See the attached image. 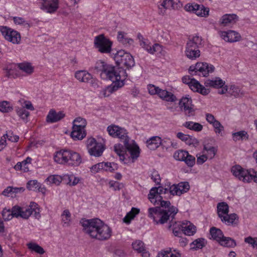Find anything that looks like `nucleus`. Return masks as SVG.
Instances as JSON below:
<instances>
[{
    "label": "nucleus",
    "mask_w": 257,
    "mask_h": 257,
    "mask_svg": "<svg viewBox=\"0 0 257 257\" xmlns=\"http://www.w3.org/2000/svg\"><path fill=\"white\" fill-rule=\"evenodd\" d=\"M16 111L18 115L22 119L25 120L29 116L30 113L24 107H16Z\"/></svg>",
    "instance_id": "nucleus-48"
},
{
    "label": "nucleus",
    "mask_w": 257,
    "mask_h": 257,
    "mask_svg": "<svg viewBox=\"0 0 257 257\" xmlns=\"http://www.w3.org/2000/svg\"><path fill=\"white\" fill-rule=\"evenodd\" d=\"M114 60L117 67L122 68L124 66L127 69H131L135 65L133 57L124 50H119L117 52L114 56Z\"/></svg>",
    "instance_id": "nucleus-9"
},
{
    "label": "nucleus",
    "mask_w": 257,
    "mask_h": 257,
    "mask_svg": "<svg viewBox=\"0 0 257 257\" xmlns=\"http://www.w3.org/2000/svg\"><path fill=\"white\" fill-rule=\"evenodd\" d=\"M244 241L250 244L253 248L257 249V238H253L251 236H249L245 238Z\"/></svg>",
    "instance_id": "nucleus-58"
},
{
    "label": "nucleus",
    "mask_w": 257,
    "mask_h": 257,
    "mask_svg": "<svg viewBox=\"0 0 257 257\" xmlns=\"http://www.w3.org/2000/svg\"><path fill=\"white\" fill-rule=\"evenodd\" d=\"M65 116L63 111L56 112L54 109H51L46 117V120L48 122L54 123L57 122Z\"/></svg>",
    "instance_id": "nucleus-24"
},
{
    "label": "nucleus",
    "mask_w": 257,
    "mask_h": 257,
    "mask_svg": "<svg viewBox=\"0 0 257 257\" xmlns=\"http://www.w3.org/2000/svg\"><path fill=\"white\" fill-rule=\"evenodd\" d=\"M220 219L223 223L227 225L235 226L238 223V217L235 213H228Z\"/></svg>",
    "instance_id": "nucleus-25"
},
{
    "label": "nucleus",
    "mask_w": 257,
    "mask_h": 257,
    "mask_svg": "<svg viewBox=\"0 0 257 257\" xmlns=\"http://www.w3.org/2000/svg\"><path fill=\"white\" fill-rule=\"evenodd\" d=\"M189 87L192 91L197 92L203 95H206L210 92V89L206 88L195 79L193 80Z\"/></svg>",
    "instance_id": "nucleus-23"
},
{
    "label": "nucleus",
    "mask_w": 257,
    "mask_h": 257,
    "mask_svg": "<svg viewBox=\"0 0 257 257\" xmlns=\"http://www.w3.org/2000/svg\"><path fill=\"white\" fill-rule=\"evenodd\" d=\"M37 206L38 204L37 203L35 202H31L28 208L22 207V214H25V212L26 211L29 212L28 217L24 218L25 219H28L31 215H34V216L38 219L41 217L40 209L37 207Z\"/></svg>",
    "instance_id": "nucleus-20"
},
{
    "label": "nucleus",
    "mask_w": 257,
    "mask_h": 257,
    "mask_svg": "<svg viewBox=\"0 0 257 257\" xmlns=\"http://www.w3.org/2000/svg\"><path fill=\"white\" fill-rule=\"evenodd\" d=\"M92 148V153L91 152V150H88V153L91 156L96 157L101 156L104 150V147L101 143H97L96 145L93 146Z\"/></svg>",
    "instance_id": "nucleus-32"
},
{
    "label": "nucleus",
    "mask_w": 257,
    "mask_h": 257,
    "mask_svg": "<svg viewBox=\"0 0 257 257\" xmlns=\"http://www.w3.org/2000/svg\"><path fill=\"white\" fill-rule=\"evenodd\" d=\"M165 143L158 136L152 137L146 142L148 148L151 150H155L161 145L164 147Z\"/></svg>",
    "instance_id": "nucleus-22"
},
{
    "label": "nucleus",
    "mask_w": 257,
    "mask_h": 257,
    "mask_svg": "<svg viewBox=\"0 0 257 257\" xmlns=\"http://www.w3.org/2000/svg\"><path fill=\"white\" fill-rule=\"evenodd\" d=\"M41 9L47 13H53L58 8V0H42Z\"/></svg>",
    "instance_id": "nucleus-19"
},
{
    "label": "nucleus",
    "mask_w": 257,
    "mask_h": 257,
    "mask_svg": "<svg viewBox=\"0 0 257 257\" xmlns=\"http://www.w3.org/2000/svg\"><path fill=\"white\" fill-rule=\"evenodd\" d=\"M28 247L32 251H35L40 254H43L45 252L44 249L36 243L30 242L27 244Z\"/></svg>",
    "instance_id": "nucleus-43"
},
{
    "label": "nucleus",
    "mask_w": 257,
    "mask_h": 257,
    "mask_svg": "<svg viewBox=\"0 0 257 257\" xmlns=\"http://www.w3.org/2000/svg\"><path fill=\"white\" fill-rule=\"evenodd\" d=\"M228 93L235 98L241 97L244 95V92L238 86L231 85L229 88Z\"/></svg>",
    "instance_id": "nucleus-38"
},
{
    "label": "nucleus",
    "mask_w": 257,
    "mask_h": 257,
    "mask_svg": "<svg viewBox=\"0 0 257 257\" xmlns=\"http://www.w3.org/2000/svg\"><path fill=\"white\" fill-rule=\"evenodd\" d=\"M156 204H160L162 207H165V209H168L169 207H171L172 206H170L171 203L169 201H164L163 199L160 200H157Z\"/></svg>",
    "instance_id": "nucleus-62"
},
{
    "label": "nucleus",
    "mask_w": 257,
    "mask_h": 257,
    "mask_svg": "<svg viewBox=\"0 0 257 257\" xmlns=\"http://www.w3.org/2000/svg\"><path fill=\"white\" fill-rule=\"evenodd\" d=\"M99 163L94 165L91 167L90 168V172L93 174H96L98 172L101 171V169H100Z\"/></svg>",
    "instance_id": "nucleus-64"
},
{
    "label": "nucleus",
    "mask_w": 257,
    "mask_h": 257,
    "mask_svg": "<svg viewBox=\"0 0 257 257\" xmlns=\"http://www.w3.org/2000/svg\"><path fill=\"white\" fill-rule=\"evenodd\" d=\"M13 20L16 24L23 25L26 28H29L30 27L29 24L25 21L24 19L22 18L15 17L13 18Z\"/></svg>",
    "instance_id": "nucleus-57"
},
{
    "label": "nucleus",
    "mask_w": 257,
    "mask_h": 257,
    "mask_svg": "<svg viewBox=\"0 0 257 257\" xmlns=\"http://www.w3.org/2000/svg\"><path fill=\"white\" fill-rule=\"evenodd\" d=\"M248 136L247 132L245 131H239L232 134L233 140L234 141L243 140L244 138H246V139H248Z\"/></svg>",
    "instance_id": "nucleus-49"
},
{
    "label": "nucleus",
    "mask_w": 257,
    "mask_h": 257,
    "mask_svg": "<svg viewBox=\"0 0 257 257\" xmlns=\"http://www.w3.org/2000/svg\"><path fill=\"white\" fill-rule=\"evenodd\" d=\"M101 171L113 172L117 170L118 165L114 162H100L99 163Z\"/></svg>",
    "instance_id": "nucleus-35"
},
{
    "label": "nucleus",
    "mask_w": 257,
    "mask_h": 257,
    "mask_svg": "<svg viewBox=\"0 0 257 257\" xmlns=\"http://www.w3.org/2000/svg\"><path fill=\"white\" fill-rule=\"evenodd\" d=\"M210 234L211 235V237L218 242L220 240L221 238H222L224 235L221 229L215 227L210 228Z\"/></svg>",
    "instance_id": "nucleus-37"
},
{
    "label": "nucleus",
    "mask_w": 257,
    "mask_h": 257,
    "mask_svg": "<svg viewBox=\"0 0 257 257\" xmlns=\"http://www.w3.org/2000/svg\"><path fill=\"white\" fill-rule=\"evenodd\" d=\"M214 131L216 134H220L224 130L223 126L220 123V122L216 120L212 124Z\"/></svg>",
    "instance_id": "nucleus-56"
},
{
    "label": "nucleus",
    "mask_w": 257,
    "mask_h": 257,
    "mask_svg": "<svg viewBox=\"0 0 257 257\" xmlns=\"http://www.w3.org/2000/svg\"><path fill=\"white\" fill-rule=\"evenodd\" d=\"M55 162L70 166H78L82 162L80 155L72 150L62 149L54 156Z\"/></svg>",
    "instance_id": "nucleus-4"
},
{
    "label": "nucleus",
    "mask_w": 257,
    "mask_h": 257,
    "mask_svg": "<svg viewBox=\"0 0 257 257\" xmlns=\"http://www.w3.org/2000/svg\"><path fill=\"white\" fill-rule=\"evenodd\" d=\"M184 9L188 12L195 13L196 15L201 17H206L209 15V9L205 7L203 5L196 4H187L185 5Z\"/></svg>",
    "instance_id": "nucleus-14"
},
{
    "label": "nucleus",
    "mask_w": 257,
    "mask_h": 257,
    "mask_svg": "<svg viewBox=\"0 0 257 257\" xmlns=\"http://www.w3.org/2000/svg\"><path fill=\"white\" fill-rule=\"evenodd\" d=\"M40 184L36 180H30L27 183V187L29 190L37 191L40 188Z\"/></svg>",
    "instance_id": "nucleus-50"
},
{
    "label": "nucleus",
    "mask_w": 257,
    "mask_h": 257,
    "mask_svg": "<svg viewBox=\"0 0 257 257\" xmlns=\"http://www.w3.org/2000/svg\"><path fill=\"white\" fill-rule=\"evenodd\" d=\"M204 150L206 151L208 157L210 159H212L215 155L217 149L214 147L204 146Z\"/></svg>",
    "instance_id": "nucleus-54"
},
{
    "label": "nucleus",
    "mask_w": 257,
    "mask_h": 257,
    "mask_svg": "<svg viewBox=\"0 0 257 257\" xmlns=\"http://www.w3.org/2000/svg\"><path fill=\"white\" fill-rule=\"evenodd\" d=\"M61 219L63 226L68 227L70 225L71 222V214L68 210L66 209L63 211L61 215Z\"/></svg>",
    "instance_id": "nucleus-41"
},
{
    "label": "nucleus",
    "mask_w": 257,
    "mask_h": 257,
    "mask_svg": "<svg viewBox=\"0 0 257 257\" xmlns=\"http://www.w3.org/2000/svg\"><path fill=\"white\" fill-rule=\"evenodd\" d=\"M169 192L173 196H180L181 195V192H180L177 184H173L171 186L169 185Z\"/></svg>",
    "instance_id": "nucleus-53"
},
{
    "label": "nucleus",
    "mask_w": 257,
    "mask_h": 257,
    "mask_svg": "<svg viewBox=\"0 0 257 257\" xmlns=\"http://www.w3.org/2000/svg\"><path fill=\"white\" fill-rule=\"evenodd\" d=\"M217 211L219 218L227 214L229 212L228 204L224 202L218 203L217 205Z\"/></svg>",
    "instance_id": "nucleus-33"
},
{
    "label": "nucleus",
    "mask_w": 257,
    "mask_h": 257,
    "mask_svg": "<svg viewBox=\"0 0 257 257\" xmlns=\"http://www.w3.org/2000/svg\"><path fill=\"white\" fill-rule=\"evenodd\" d=\"M107 131L110 136L119 139L123 144L130 141V138L127 135L128 133L123 128L115 125H111L107 127Z\"/></svg>",
    "instance_id": "nucleus-11"
},
{
    "label": "nucleus",
    "mask_w": 257,
    "mask_h": 257,
    "mask_svg": "<svg viewBox=\"0 0 257 257\" xmlns=\"http://www.w3.org/2000/svg\"><path fill=\"white\" fill-rule=\"evenodd\" d=\"M191 245L194 249L202 248L205 245V239L203 238L196 239L191 243Z\"/></svg>",
    "instance_id": "nucleus-44"
},
{
    "label": "nucleus",
    "mask_w": 257,
    "mask_h": 257,
    "mask_svg": "<svg viewBox=\"0 0 257 257\" xmlns=\"http://www.w3.org/2000/svg\"><path fill=\"white\" fill-rule=\"evenodd\" d=\"M238 21V17L234 14H226L223 15L219 22L222 26H229L235 24Z\"/></svg>",
    "instance_id": "nucleus-18"
},
{
    "label": "nucleus",
    "mask_w": 257,
    "mask_h": 257,
    "mask_svg": "<svg viewBox=\"0 0 257 257\" xmlns=\"http://www.w3.org/2000/svg\"><path fill=\"white\" fill-rule=\"evenodd\" d=\"M0 31L5 39L13 44H18L21 41L19 33L7 26H0Z\"/></svg>",
    "instance_id": "nucleus-13"
},
{
    "label": "nucleus",
    "mask_w": 257,
    "mask_h": 257,
    "mask_svg": "<svg viewBox=\"0 0 257 257\" xmlns=\"http://www.w3.org/2000/svg\"><path fill=\"white\" fill-rule=\"evenodd\" d=\"M202 45V39L201 37L196 35L189 38L186 45L185 54L187 58L194 60L200 56L199 48Z\"/></svg>",
    "instance_id": "nucleus-6"
},
{
    "label": "nucleus",
    "mask_w": 257,
    "mask_h": 257,
    "mask_svg": "<svg viewBox=\"0 0 257 257\" xmlns=\"http://www.w3.org/2000/svg\"><path fill=\"white\" fill-rule=\"evenodd\" d=\"M232 174L244 183H249L253 180L257 183V171L246 170L239 165L233 166L231 170Z\"/></svg>",
    "instance_id": "nucleus-7"
},
{
    "label": "nucleus",
    "mask_w": 257,
    "mask_h": 257,
    "mask_svg": "<svg viewBox=\"0 0 257 257\" xmlns=\"http://www.w3.org/2000/svg\"><path fill=\"white\" fill-rule=\"evenodd\" d=\"M74 76L80 82L91 83L92 84L95 81L92 75L86 70L76 71Z\"/></svg>",
    "instance_id": "nucleus-17"
},
{
    "label": "nucleus",
    "mask_w": 257,
    "mask_h": 257,
    "mask_svg": "<svg viewBox=\"0 0 257 257\" xmlns=\"http://www.w3.org/2000/svg\"><path fill=\"white\" fill-rule=\"evenodd\" d=\"M86 124V120L84 118L77 117L73 120L72 127H76V125H78L79 126V128H84Z\"/></svg>",
    "instance_id": "nucleus-46"
},
{
    "label": "nucleus",
    "mask_w": 257,
    "mask_h": 257,
    "mask_svg": "<svg viewBox=\"0 0 257 257\" xmlns=\"http://www.w3.org/2000/svg\"><path fill=\"white\" fill-rule=\"evenodd\" d=\"M18 66L21 70L29 75L31 74L34 71V67L28 62L19 63Z\"/></svg>",
    "instance_id": "nucleus-39"
},
{
    "label": "nucleus",
    "mask_w": 257,
    "mask_h": 257,
    "mask_svg": "<svg viewBox=\"0 0 257 257\" xmlns=\"http://www.w3.org/2000/svg\"><path fill=\"white\" fill-rule=\"evenodd\" d=\"M112 42L103 34L95 37L94 46L101 53H109L111 51Z\"/></svg>",
    "instance_id": "nucleus-10"
},
{
    "label": "nucleus",
    "mask_w": 257,
    "mask_h": 257,
    "mask_svg": "<svg viewBox=\"0 0 257 257\" xmlns=\"http://www.w3.org/2000/svg\"><path fill=\"white\" fill-rule=\"evenodd\" d=\"M179 105L181 109L185 112L186 116L190 117L195 115L192 99L189 95L183 97L180 100Z\"/></svg>",
    "instance_id": "nucleus-16"
},
{
    "label": "nucleus",
    "mask_w": 257,
    "mask_h": 257,
    "mask_svg": "<svg viewBox=\"0 0 257 257\" xmlns=\"http://www.w3.org/2000/svg\"><path fill=\"white\" fill-rule=\"evenodd\" d=\"M214 66L206 62H198L195 65H191L189 68L191 75H199L202 77H207L209 73L214 71Z\"/></svg>",
    "instance_id": "nucleus-8"
},
{
    "label": "nucleus",
    "mask_w": 257,
    "mask_h": 257,
    "mask_svg": "<svg viewBox=\"0 0 257 257\" xmlns=\"http://www.w3.org/2000/svg\"><path fill=\"white\" fill-rule=\"evenodd\" d=\"M98 142H96V140L93 138H90L86 141V145L88 150H91V152H92V147L96 144Z\"/></svg>",
    "instance_id": "nucleus-60"
},
{
    "label": "nucleus",
    "mask_w": 257,
    "mask_h": 257,
    "mask_svg": "<svg viewBox=\"0 0 257 257\" xmlns=\"http://www.w3.org/2000/svg\"><path fill=\"white\" fill-rule=\"evenodd\" d=\"M225 81L219 77H216L212 79L206 80L204 84L206 87H211L215 88H219L223 87L225 84Z\"/></svg>",
    "instance_id": "nucleus-28"
},
{
    "label": "nucleus",
    "mask_w": 257,
    "mask_h": 257,
    "mask_svg": "<svg viewBox=\"0 0 257 257\" xmlns=\"http://www.w3.org/2000/svg\"><path fill=\"white\" fill-rule=\"evenodd\" d=\"M218 242L221 245L226 247H234L236 245V242L233 239L229 237H225L224 235Z\"/></svg>",
    "instance_id": "nucleus-36"
},
{
    "label": "nucleus",
    "mask_w": 257,
    "mask_h": 257,
    "mask_svg": "<svg viewBox=\"0 0 257 257\" xmlns=\"http://www.w3.org/2000/svg\"><path fill=\"white\" fill-rule=\"evenodd\" d=\"M183 126L187 129L196 132H201L203 129V125L201 124L191 121L185 122L183 124Z\"/></svg>",
    "instance_id": "nucleus-34"
},
{
    "label": "nucleus",
    "mask_w": 257,
    "mask_h": 257,
    "mask_svg": "<svg viewBox=\"0 0 257 257\" xmlns=\"http://www.w3.org/2000/svg\"><path fill=\"white\" fill-rule=\"evenodd\" d=\"M79 126L72 127L71 137L74 140H81L85 137L86 133L84 128H79Z\"/></svg>",
    "instance_id": "nucleus-30"
},
{
    "label": "nucleus",
    "mask_w": 257,
    "mask_h": 257,
    "mask_svg": "<svg viewBox=\"0 0 257 257\" xmlns=\"http://www.w3.org/2000/svg\"><path fill=\"white\" fill-rule=\"evenodd\" d=\"M183 233L188 236L194 235L196 232V227L190 221L183 222Z\"/></svg>",
    "instance_id": "nucleus-31"
},
{
    "label": "nucleus",
    "mask_w": 257,
    "mask_h": 257,
    "mask_svg": "<svg viewBox=\"0 0 257 257\" xmlns=\"http://www.w3.org/2000/svg\"><path fill=\"white\" fill-rule=\"evenodd\" d=\"M221 37L226 42H235L240 40V34L234 31L230 30L228 32H222Z\"/></svg>",
    "instance_id": "nucleus-21"
},
{
    "label": "nucleus",
    "mask_w": 257,
    "mask_h": 257,
    "mask_svg": "<svg viewBox=\"0 0 257 257\" xmlns=\"http://www.w3.org/2000/svg\"><path fill=\"white\" fill-rule=\"evenodd\" d=\"M94 69L99 74L102 79L109 80L112 82L104 90V96H108L110 94L122 87L124 85V81L127 77L126 71L123 68L117 66H114L101 60L96 62Z\"/></svg>",
    "instance_id": "nucleus-1"
},
{
    "label": "nucleus",
    "mask_w": 257,
    "mask_h": 257,
    "mask_svg": "<svg viewBox=\"0 0 257 257\" xmlns=\"http://www.w3.org/2000/svg\"><path fill=\"white\" fill-rule=\"evenodd\" d=\"M182 162H184L188 167L191 168L195 164V158L188 152Z\"/></svg>",
    "instance_id": "nucleus-45"
},
{
    "label": "nucleus",
    "mask_w": 257,
    "mask_h": 257,
    "mask_svg": "<svg viewBox=\"0 0 257 257\" xmlns=\"http://www.w3.org/2000/svg\"><path fill=\"white\" fill-rule=\"evenodd\" d=\"M13 110V107L10 103L7 101L0 102V111L3 112H9Z\"/></svg>",
    "instance_id": "nucleus-51"
},
{
    "label": "nucleus",
    "mask_w": 257,
    "mask_h": 257,
    "mask_svg": "<svg viewBox=\"0 0 257 257\" xmlns=\"http://www.w3.org/2000/svg\"><path fill=\"white\" fill-rule=\"evenodd\" d=\"M133 248L138 252H144L145 247L144 243L141 240H137L132 243Z\"/></svg>",
    "instance_id": "nucleus-52"
},
{
    "label": "nucleus",
    "mask_w": 257,
    "mask_h": 257,
    "mask_svg": "<svg viewBox=\"0 0 257 257\" xmlns=\"http://www.w3.org/2000/svg\"><path fill=\"white\" fill-rule=\"evenodd\" d=\"M140 212V210L137 208L133 207L131 210L128 212L123 218V221L126 223H130L131 221Z\"/></svg>",
    "instance_id": "nucleus-40"
},
{
    "label": "nucleus",
    "mask_w": 257,
    "mask_h": 257,
    "mask_svg": "<svg viewBox=\"0 0 257 257\" xmlns=\"http://www.w3.org/2000/svg\"><path fill=\"white\" fill-rule=\"evenodd\" d=\"M188 152V151L184 150H177L174 153L173 157L177 161H183V159L185 158V155Z\"/></svg>",
    "instance_id": "nucleus-47"
},
{
    "label": "nucleus",
    "mask_w": 257,
    "mask_h": 257,
    "mask_svg": "<svg viewBox=\"0 0 257 257\" xmlns=\"http://www.w3.org/2000/svg\"><path fill=\"white\" fill-rule=\"evenodd\" d=\"M177 185L180 192H181V195L187 192L189 190L190 185L187 182H182L178 183Z\"/></svg>",
    "instance_id": "nucleus-55"
},
{
    "label": "nucleus",
    "mask_w": 257,
    "mask_h": 257,
    "mask_svg": "<svg viewBox=\"0 0 257 257\" xmlns=\"http://www.w3.org/2000/svg\"><path fill=\"white\" fill-rule=\"evenodd\" d=\"M152 179L157 184H159L161 178L157 172L154 171L152 174Z\"/></svg>",
    "instance_id": "nucleus-63"
},
{
    "label": "nucleus",
    "mask_w": 257,
    "mask_h": 257,
    "mask_svg": "<svg viewBox=\"0 0 257 257\" xmlns=\"http://www.w3.org/2000/svg\"><path fill=\"white\" fill-rule=\"evenodd\" d=\"M173 227L172 230L174 235L176 236L181 237L182 232H183V222H176L171 220L168 226V228L170 229Z\"/></svg>",
    "instance_id": "nucleus-29"
},
{
    "label": "nucleus",
    "mask_w": 257,
    "mask_h": 257,
    "mask_svg": "<svg viewBox=\"0 0 257 257\" xmlns=\"http://www.w3.org/2000/svg\"><path fill=\"white\" fill-rule=\"evenodd\" d=\"M29 214V212L28 211L25 212V214H22V207L18 205L13 206L12 210L4 209L2 211V216L4 219L7 221L12 219L14 217L16 218L20 217L22 218H26Z\"/></svg>",
    "instance_id": "nucleus-12"
},
{
    "label": "nucleus",
    "mask_w": 257,
    "mask_h": 257,
    "mask_svg": "<svg viewBox=\"0 0 257 257\" xmlns=\"http://www.w3.org/2000/svg\"><path fill=\"white\" fill-rule=\"evenodd\" d=\"M157 95L162 100L167 102H174L177 100L176 96L166 89L159 88Z\"/></svg>",
    "instance_id": "nucleus-26"
},
{
    "label": "nucleus",
    "mask_w": 257,
    "mask_h": 257,
    "mask_svg": "<svg viewBox=\"0 0 257 257\" xmlns=\"http://www.w3.org/2000/svg\"><path fill=\"white\" fill-rule=\"evenodd\" d=\"M177 137L188 145L196 146L199 144V141L195 137L184 134L181 132L177 134Z\"/></svg>",
    "instance_id": "nucleus-27"
},
{
    "label": "nucleus",
    "mask_w": 257,
    "mask_h": 257,
    "mask_svg": "<svg viewBox=\"0 0 257 257\" xmlns=\"http://www.w3.org/2000/svg\"><path fill=\"white\" fill-rule=\"evenodd\" d=\"M169 192V185L167 187L164 188L162 186L158 187H153L150 191L148 194V198L150 201L154 205H156L157 200L163 199L161 196L162 194H167Z\"/></svg>",
    "instance_id": "nucleus-15"
},
{
    "label": "nucleus",
    "mask_w": 257,
    "mask_h": 257,
    "mask_svg": "<svg viewBox=\"0 0 257 257\" xmlns=\"http://www.w3.org/2000/svg\"><path fill=\"white\" fill-rule=\"evenodd\" d=\"M7 134V136H6V137L9 141H11L12 142H17L18 141L19 139V136L17 135H14L13 132L10 131Z\"/></svg>",
    "instance_id": "nucleus-61"
},
{
    "label": "nucleus",
    "mask_w": 257,
    "mask_h": 257,
    "mask_svg": "<svg viewBox=\"0 0 257 257\" xmlns=\"http://www.w3.org/2000/svg\"><path fill=\"white\" fill-rule=\"evenodd\" d=\"M63 180V177L58 175H50L46 179V181L50 184L59 185Z\"/></svg>",
    "instance_id": "nucleus-42"
},
{
    "label": "nucleus",
    "mask_w": 257,
    "mask_h": 257,
    "mask_svg": "<svg viewBox=\"0 0 257 257\" xmlns=\"http://www.w3.org/2000/svg\"><path fill=\"white\" fill-rule=\"evenodd\" d=\"M149 93L151 95H157L159 87L154 85L150 84L147 86Z\"/></svg>",
    "instance_id": "nucleus-59"
},
{
    "label": "nucleus",
    "mask_w": 257,
    "mask_h": 257,
    "mask_svg": "<svg viewBox=\"0 0 257 257\" xmlns=\"http://www.w3.org/2000/svg\"><path fill=\"white\" fill-rule=\"evenodd\" d=\"M178 211V209L173 206L168 209H162L159 207H151L148 209V215L156 224H163L166 223L170 218L173 221Z\"/></svg>",
    "instance_id": "nucleus-3"
},
{
    "label": "nucleus",
    "mask_w": 257,
    "mask_h": 257,
    "mask_svg": "<svg viewBox=\"0 0 257 257\" xmlns=\"http://www.w3.org/2000/svg\"><path fill=\"white\" fill-rule=\"evenodd\" d=\"M80 223L83 227V231L92 238L104 241L108 240L111 236V228L98 218H83Z\"/></svg>",
    "instance_id": "nucleus-2"
},
{
    "label": "nucleus",
    "mask_w": 257,
    "mask_h": 257,
    "mask_svg": "<svg viewBox=\"0 0 257 257\" xmlns=\"http://www.w3.org/2000/svg\"><path fill=\"white\" fill-rule=\"evenodd\" d=\"M114 151L119 156L120 160H124V154L126 151L129 152L133 161L137 160L140 156V150L138 145L134 140H131L125 142L122 146L117 144L114 146Z\"/></svg>",
    "instance_id": "nucleus-5"
}]
</instances>
